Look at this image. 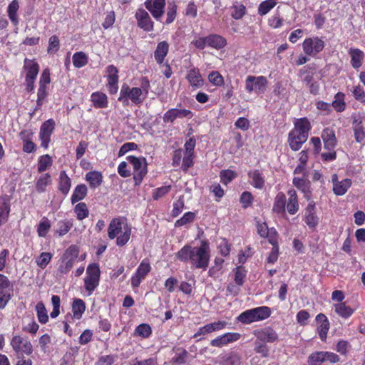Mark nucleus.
I'll use <instances>...</instances> for the list:
<instances>
[{"label":"nucleus","mask_w":365,"mask_h":365,"mask_svg":"<svg viewBox=\"0 0 365 365\" xmlns=\"http://www.w3.org/2000/svg\"><path fill=\"white\" fill-rule=\"evenodd\" d=\"M107 78V88L110 95L116 94L118 91L119 75L118 68L111 64L106 68Z\"/></svg>","instance_id":"nucleus-14"},{"label":"nucleus","mask_w":365,"mask_h":365,"mask_svg":"<svg viewBox=\"0 0 365 365\" xmlns=\"http://www.w3.org/2000/svg\"><path fill=\"white\" fill-rule=\"evenodd\" d=\"M352 128L355 140L357 143H363L365 140V130L363 120L361 118H354L352 122Z\"/></svg>","instance_id":"nucleus-34"},{"label":"nucleus","mask_w":365,"mask_h":365,"mask_svg":"<svg viewBox=\"0 0 365 365\" xmlns=\"http://www.w3.org/2000/svg\"><path fill=\"white\" fill-rule=\"evenodd\" d=\"M170 45L166 41H160L158 43L154 51V58L158 65L164 63L165 57L169 52Z\"/></svg>","instance_id":"nucleus-30"},{"label":"nucleus","mask_w":365,"mask_h":365,"mask_svg":"<svg viewBox=\"0 0 365 365\" xmlns=\"http://www.w3.org/2000/svg\"><path fill=\"white\" fill-rule=\"evenodd\" d=\"M237 177V173L230 169L222 170L220 173V182L227 185Z\"/></svg>","instance_id":"nucleus-59"},{"label":"nucleus","mask_w":365,"mask_h":365,"mask_svg":"<svg viewBox=\"0 0 365 365\" xmlns=\"http://www.w3.org/2000/svg\"><path fill=\"white\" fill-rule=\"evenodd\" d=\"M165 0H145L144 5L153 17L157 21L160 19L165 13Z\"/></svg>","instance_id":"nucleus-17"},{"label":"nucleus","mask_w":365,"mask_h":365,"mask_svg":"<svg viewBox=\"0 0 365 365\" xmlns=\"http://www.w3.org/2000/svg\"><path fill=\"white\" fill-rule=\"evenodd\" d=\"M348 53L350 56V63L352 68L356 71H359L364 61V52L358 48L351 47L349 49Z\"/></svg>","instance_id":"nucleus-24"},{"label":"nucleus","mask_w":365,"mask_h":365,"mask_svg":"<svg viewBox=\"0 0 365 365\" xmlns=\"http://www.w3.org/2000/svg\"><path fill=\"white\" fill-rule=\"evenodd\" d=\"M51 176L49 173H43L36 182V190L38 193L44 192L46 187L51 184Z\"/></svg>","instance_id":"nucleus-44"},{"label":"nucleus","mask_w":365,"mask_h":365,"mask_svg":"<svg viewBox=\"0 0 365 365\" xmlns=\"http://www.w3.org/2000/svg\"><path fill=\"white\" fill-rule=\"evenodd\" d=\"M126 160L132 165L134 184L140 185L148 173V164L144 157L128 155Z\"/></svg>","instance_id":"nucleus-6"},{"label":"nucleus","mask_w":365,"mask_h":365,"mask_svg":"<svg viewBox=\"0 0 365 365\" xmlns=\"http://www.w3.org/2000/svg\"><path fill=\"white\" fill-rule=\"evenodd\" d=\"M267 85V78L264 76H248L245 79V88L248 93L259 95L265 92Z\"/></svg>","instance_id":"nucleus-10"},{"label":"nucleus","mask_w":365,"mask_h":365,"mask_svg":"<svg viewBox=\"0 0 365 365\" xmlns=\"http://www.w3.org/2000/svg\"><path fill=\"white\" fill-rule=\"evenodd\" d=\"M253 334L257 340L263 343H274L278 341L279 335L277 331L271 327H266L255 329Z\"/></svg>","instance_id":"nucleus-16"},{"label":"nucleus","mask_w":365,"mask_h":365,"mask_svg":"<svg viewBox=\"0 0 365 365\" xmlns=\"http://www.w3.org/2000/svg\"><path fill=\"white\" fill-rule=\"evenodd\" d=\"M207 40L208 46L216 50L222 49L227 44L226 38L220 34H210L207 36Z\"/></svg>","instance_id":"nucleus-37"},{"label":"nucleus","mask_w":365,"mask_h":365,"mask_svg":"<svg viewBox=\"0 0 365 365\" xmlns=\"http://www.w3.org/2000/svg\"><path fill=\"white\" fill-rule=\"evenodd\" d=\"M137 26L144 31L150 32L154 30V22L151 19L148 12L143 8L137 9L135 14Z\"/></svg>","instance_id":"nucleus-15"},{"label":"nucleus","mask_w":365,"mask_h":365,"mask_svg":"<svg viewBox=\"0 0 365 365\" xmlns=\"http://www.w3.org/2000/svg\"><path fill=\"white\" fill-rule=\"evenodd\" d=\"M249 182L256 189L262 190L265 185V178L262 172L258 169L251 170L247 173Z\"/></svg>","instance_id":"nucleus-25"},{"label":"nucleus","mask_w":365,"mask_h":365,"mask_svg":"<svg viewBox=\"0 0 365 365\" xmlns=\"http://www.w3.org/2000/svg\"><path fill=\"white\" fill-rule=\"evenodd\" d=\"M152 334L151 327L146 323H142L137 326L134 330L133 335L140 336L143 339H147Z\"/></svg>","instance_id":"nucleus-51"},{"label":"nucleus","mask_w":365,"mask_h":365,"mask_svg":"<svg viewBox=\"0 0 365 365\" xmlns=\"http://www.w3.org/2000/svg\"><path fill=\"white\" fill-rule=\"evenodd\" d=\"M209 81L214 86H221L224 84V78L218 71H212L208 75Z\"/></svg>","instance_id":"nucleus-64"},{"label":"nucleus","mask_w":365,"mask_h":365,"mask_svg":"<svg viewBox=\"0 0 365 365\" xmlns=\"http://www.w3.org/2000/svg\"><path fill=\"white\" fill-rule=\"evenodd\" d=\"M47 96V87L39 86L37 91L36 106L33 111V113L31 114V115H32L34 113H36V111L41 108V106H43Z\"/></svg>","instance_id":"nucleus-52"},{"label":"nucleus","mask_w":365,"mask_h":365,"mask_svg":"<svg viewBox=\"0 0 365 365\" xmlns=\"http://www.w3.org/2000/svg\"><path fill=\"white\" fill-rule=\"evenodd\" d=\"M85 178L91 189L98 187L103 182V175L97 170L89 171Z\"/></svg>","instance_id":"nucleus-39"},{"label":"nucleus","mask_w":365,"mask_h":365,"mask_svg":"<svg viewBox=\"0 0 365 365\" xmlns=\"http://www.w3.org/2000/svg\"><path fill=\"white\" fill-rule=\"evenodd\" d=\"M269 243L272 245V248L267 258V262L269 264H274L277 261L279 254L278 239L274 240L273 237H271Z\"/></svg>","instance_id":"nucleus-47"},{"label":"nucleus","mask_w":365,"mask_h":365,"mask_svg":"<svg viewBox=\"0 0 365 365\" xmlns=\"http://www.w3.org/2000/svg\"><path fill=\"white\" fill-rule=\"evenodd\" d=\"M231 16L236 20L241 19L246 14V7L241 3L236 2L231 7Z\"/></svg>","instance_id":"nucleus-54"},{"label":"nucleus","mask_w":365,"mask_h":365,"mask_svg":"<svg viewBox=\"0 0 365 365\" xmlns=\"http://www.w3.org/2000/svg\"><path fill=\"white\" fill-rule=\"evenodd\" d=\"M293 185L304 194V197L308 201L311 200L312 192L309 180L301 178H294Z\"/></svg>","instance_id":"nucleus-28"},{"label":"nucleus","mask_w":365,"mask_h":365,"mask_svg":"<svg viewBox=\"0 0 365 365\" xmlns=\"http://www.w3.org/2000/svg\"><path fill=\"white\" fill-rule=\"evenodd\" d=\"M345 94L342 92H338L334 96V100L331 103V106L336 112L341 113L346 108V103L344 101Z\"/></svg>","instance_id":"nucleus-50"},{"label":"nucleus","mask_w":365,"mask_h":365,"mask_svg":"<svg viewBox=\"0 0 365 365\" xmlns=\"http://www.w3.org/2000/svg\"><path fill=\"white\" fill-rule=\"evenodd\" d=\"M340 361L339 355L334 352L320 351L312 353L307 359L309 365H322L323 363H338Z\"/></svg>","instance_id":"nucleus-11"},{"label":"nucleus","mask_w":365,"mask_h":365,"mask_svg":"<svg viewBox=\"0 0 365 365\" xmlns=\"http://www.w3.org/2000/svg\"><path fill=\"white\" fill-rule=\"evenodd\" d=\"M140 87H130L128 84L122 85L118 101L124 106L129 105V101L135 106L142 104L147 97L150 88V82L147 76L140 78Z\"/></svg>","instance_id":"nucleus-2"},{"label":"nucleus","mask_w":365,"mask_h":365,"mask_svg":"<svg viewBox=\"0 0 365 365\" xmlns=\"http://www.w3.org/2000/svg\"><path fill=\"white\" fill-rule=\"evenodd\" d=\"M88 193V188L85 184L78 185L73 190L71 197V203L73 205L83 200Z\"/></svg>","instance_id":"nucleus-42"},{"label":"nucleus","mask_w":365,"mask_h":365,"mask_svg":"<svg viewBox=\"0 0 365 365\" xmlns=\"http://www.w3.org/2000/svg\"><path fill=\"white\" fill-rule=\"evenodd\" d=\"M24 70L26 71L25 77L36 78L39 72V65L35 59L26 58L24 61Z\"/></svg>","instance_id":"nucleus-36"},{"label":"nucleus","mask_w":365,"mask_h":365,"mask_svg":"<svg viewBox=\"0 0 365 365\" xmlns=\"http://www.w3.org/2000/svg\"><path fill=\"white\" fill-rule=\"evenodd\" d=\"M38 320L41 324H46L48 321L47 311L43 302H38L36 306Z\"/></svg>","instance_id":"nucleus-60"},{"label":"nucleus","mask_w":365,"mask_h":365,"mask_svg":"<svg viewBox=\"0 0 365 365\" xmlns=\"http://www.w3.org/2000/svg\"><path fill=\"white\" fill-rule=\"evenodd\" d=\"M52 259V255L50 252H42L40 256L36 258V262L37 265L41 268L45 269Z\"/></svg>","instance_id":"nucleus-62"},{"label":"nucleus","mask_w":365,"mask_h":365,"mask_svg":"<svg viewBox=\"0 0 365 365\" xmlns=\"http://www.w3.org/2000/svg\"><path fill=\"white\" fill-rule=\"evenodd\" d=\"M124 217L113 218L108 227V237L110 240L116 238V245L119 247L125 245L130 239L131 226L126 222Z\"/></svg>","instance_id":"nucleus-4"},{"label":"nucleus","mask_w":365,"mask_h":365,"mask_svg":"<svg viewBox=\"0 0 365 365\" xmlns=\"http://www.w3.org/2000/svg\"><path fill=\"white\" fill-rule=\"evenodd\" d=\"M334 310L339 316L344 319L350 317L354 312V309L346 305L344 302L335 304Z\"/></svg>","instance_id":"nucleus-46"},{"label":"nucleus","mask_w":365,"mask_h":365,"mask_svg":"<svg viewBox=\"0 0 365 365\" xmlns=\"http://www.w3.org/2000/svg\"><path fill=\"white\" fill-rule=\"evenodd\" d=\"M235 273V282L238 286H242L247 275V270L242 265L237 266L233 270Z\"/></svg>","instance_id":"nucleus-57"},{"label":"nucleus","mask_w":365,"mask_h":365,"mask_svg":"<svg viewBox=\"0 0 365 365\" xmlns=\"http://www.w3.org/2000/svg\"><path fill=\"white\" fill-rule=\"evenodd\" d=\"M175 257L182 262H190L197 269L205 270L209 265L210 257L209 242L207 240H202L199 247L185 245L175 253Z\"/></svg>","instance_id":"nucleus-1"},{"label":"nucleus","mask_w":365,"mask_h":365,"mask_svg":"<svg viewBox=\"0 0 365 365\" xmlns=\"http://www.w3.org/2000/svg\"><path fill=\"white\" fill-rule=\"evenodd\" d=\"M73 226V220L72 219H64L63 220H60L57 223V229L56 230L55 233L59 237H63L71 230Z\"/></svg>","instance_id":"nucleus-43"},{"label":"nucleus","mask_w":365,"mask_h":365,"mask_svg":"<svg viewBox=\"0 0 365 365\" xmlns=\"http://www.w3.org/2000/svg\"><path fill=\"white\" fill-rule=\"evenodd\" d=\"M271 314V309L269 307L261 306L242 312L237 317V320L243 324H250L268 319Z\"/></svg>","instance_id":"nucleus-5"},{"label":"nucleus","mask_w":365,"mask_h":365,"mask_svg":"<svg viewBox=\"0 0 365 365\" xmlns=\"http://www.w3.org/2000/svg\"><path fill=\"white\" fill-rule=\"evenodd\" d=\"M311 129V123L307 117L295 119L294 128L289 131L287 140L292 150L297 151L302 148L307 140Z\"/></svg>","instance_id":"nucleus-3"},{"label":"nucleus","mask_w":365,"mask_h":365,"mask_svg":"<svg viewBox=\"0 0 365 365\" xmlns=\"http://www.w3.org/2000/svg\"><path fill=\"white\" fill-rule=\"evenodd\" d=\"M72 61L75 68H81L88 64V56L83 51H78L73 53Z\"/></svg>","instance_id":"nucleus-48"},{"label":"nucleus","mask_w":365,"mask_h":365,"mask_svg":"<svg viewBox=\"0 0 365 365\" xmlns=\"http://www.w3.org/2000/svg\"><path fill=\"white\" fill-rule=\"evenodd\" d=\"M257 233L261 237L267 238L270 242L271 237L277 240L279 237L277 230L274 228H269L266 222H257Z\"/></svg>","instance_id":"nucleus-33"},{"label":"nucleus","mask_w":365,"mask_h":365,"mask_svg":"<svg viewBox=\"0 0 365 365\" xmlns=\"http://www.w3.org/2000/svg\"><path fill=\"white\" fill-rule=\"evenodd\" d=\"M193 117V113L188 109L170 108L163 115L164 123H173L177 118H188Z\"/></svg>","instance_id":"nucleus-18"},{"label":"nucleus","mask_w":365,"mask_h":365,"mask_svg":"<svg viewBox=\"0 0 365 365\" xmlns=\"http://www.w3.org/2000/svg\"><path fill=\"white\" fill-rule=\"evenodd\" d=\"M10 346L12 348L16 357L24 355L30 356L33 353V345L28 336L21 334L14 335L10 341Z\"/></svg>","instance_id":"nucleus-8"},{"label":"nucleus","mask_w":365,"mask_h":365,"mask_svg":"<svg viewBox=\"0 0 365 365\" xmlns=\"http://www.w3.org/2000/svg\"><path fill=\"white\" fill-rule=\"evenodd\" d=\"M351 91L354 98L356 101L365 105V91L360 84L354 86Z\"/></svg>","instance_id":"nucleus-58"},{"label":"nucleus","mask_w":365,"mask_h":365,"mask_svg":"<svg viewBox=\"0 0 365 365\" xmlns=\"http://www.w3.org/2000/svg\"><path fill=\"white\" fill-rule=\"evenodd\" d=\"M289 196L286 203V208L288 213L291 215H295L299 209L298 196L297 192L294 189L287 191Z\"/></svg>","instance_id":"nucleus-31"},{"label":"nucleus","mask_w":365,"mask_h":365,"mask_svg":"<svg viewBox=\"0 0 365 365\" xmlns=\"http://www.w3.org/2000/svg\"><path fill=\"white\" fill-rule=\"evenodd\" d=\"M185 78L190 86L195 89L202 88L205 83V81L202 77L200 71L197 67H192L188 70L185 76Z\"/></svg>","instance_id":"nucleus-22"},{"label":"nucleus","mask_w":365,"mask_h":365,"mask_svg":"<svg viewBox=\"0 0 365 365\" xmlns=\"http://www.w3.org/2000/svg\"><path fill=\"white\" fill-rule=\"evenodd\" d=\"M316 322L317 323V333L319 339L322 341H326L327 333L329 330L330 324L327 316L322 313H319L316 316Z\"/></svg>","instance_id":"nucleus-23"},{"label":"nucleus","mask_w":365,"mask_h":365,"mask_svg":"<svg viewBox=\"0 0 365 365\" xmlns=\"http://www.w3.org/2000/svg\"><path fill=\"white\" fill-rule=\"evenodd\" d=\"M19 7L20 6L18 0H12L7 7L6 13L14 26H18L19 24V18L18 16Z\"/></svg>","instance_id":"nucleus-35"},{"label":"nucleus","mask_w":365,"mask_h":365,"mask_svg":"<svg viewBox=\"0 0 365 365\" xmlns=\"http://www.w3.org/2000/svg\"><path fill=\"white\" fill-rule=\"evenodd\" d=\"M51 222L46 217H43L37 226V233L41 237H45L51 229Z\"/></svg>","instance_id":"nucleus-56"},{"label":"nucleus","mask_w":365,"mask_h":365,"mask_svg":"<svg viewBox=\"0 0 365 365\" xmlns=\"http://www.w3.org/2000/svg\"><path fill=\"white\" fill-rule=\"evenodd\" d=\"M241 357L237 353H230L222 358L220 365H241Z\"/></svg>","instance_id":"nucleus-53"},{"label":"nucleus","mask_w":365,"mask_h":365,"mask_svg":"<svg viewBox=\"0 0 365 365\" xmlns=\"http://www.w3.org/2000/svg\"><path fill=\"white\" fill-rule=\"evenodd\" d=\"M287 197L284 192H279L274 197L272 206L273 212L277 215L284 216L286 214Z\"/></svg>","instance_id":"nucleus-29"},{"label":"nucleus","mask_w":365,"mask_h":365,"mask_svg":"<svg viewBox=\"0 0 365 365\" xmlns=\"http://www.w3.org/2000/svg\"><path fill=\"white\" fill-rule=\"evenodd\" d=\"M151 270L149 260L144 259L138 265L135 272L131 277L130 284L133 288H138L141 282L146 277Z\"/></svg>","instance_id":"nucleus-13"},{"label":"nucleus","mask_w":365,"mask_h":365,"mask_svg":"<svg viewBox=\"0 0 365 365\" xmlns=\"http://www.w3.org/2000/svg\"><path fill=\"white\" fill-rule=\"evenodd\" d=\"M91 101L96 108H106L108 106L107 96L101 91L93 92L91 96Z\"/></svg>","instance_id":"nucleus-38"},{"label":"nucleus","mask_w":365,"mask_h":365,"mask_svg":"<svg viewBox=\"0 0 365 365\" xmlns=\"http://www.w3.org/2000/svg\"><path fill=\"white\" fill-rule=\"evenodd\" d=\"M277 4V0H264L262 1L258 6L257 13L263 16L267 14Z\"/></svg>","instance_id":"nucleus-49"},{"label":"nucleus","mask_w":365,"mask_h":365,"mask_svg":"<svg viewBox=\"0 0 365 365\" xmlns=\"http://www.w3.org/2000/svg\"><path fill=\"white\" fill-rule=\"evenodd\" d=\"M254 200L252 194L249 191H244L240 197V202L244 209H247L252 206Z\"/></svg>","instance_id":"nucleus-61"},{"label":"nucleus","mask_w":365,"mask_h":365,"mask_svg":"<svg viewBox=\"0 0 365 365\" xmlns=\"http://www.w3.org/2000/svg\"><path fill=\"white\" fill-rule=\"evenodd\" d=\"M195 218V213L192 212H185L182 217L178 219L175 223V227H182L187 223L192 222Z\"/></svg>","instance_id":"nucleus-63"},{"label":"nucleus","mask_w":365,"mask_h":365,"mask_svg":"<svg viewBox=\"0 0 365 365\" xmlns=\"http://www.w3.org/2000/svg\"><path fill=\"white\" fill-rule=\"evenodd\" d=\"M72 319H81L86 311V303L81 299H74L71 304Z\"/></svg>","instance_id":"nucleus-40"},{"label":"nucleus","mask_w":365,"mask_h":365,"mask_svg":"<svg viewBox=\"0 0 365 365\" xmlns=\"http://www.w3.org/2000/svg\"><path fill=\"white\" fill-rule=\"evenodd\" d=\"M101 278V270L97 263L89 264L86 268L84 278V289L91 295L98 287Z\"/></svg>","instance_id":"nucleus-7"},{"label":"nucleus","mask_w":365,"mask_h":365,"mask_svg":"<svg viewBox=\"0 0 365 365\" xmlns=\"http://www.w3.org/2000/svg\"><path fill=\"white\" fill-rule=\"evenodd\" d=\"M53 165V159L48 154L41 155L38 158L37 170L39 173H43L49 169Z\"/></svg>","instance_id":"nucleus-45"},{"label":"nucleus","mask_w":365,"mask_h":365,"mask_svg":"<svg viewBox=\"0 0 365 365\" xmlns=\"http://www.w3.org/2000/svg\"><path fill=\"white\" fill-rule=\"evenodd\" d=\"M79 247L76 245H71L64 251L60 259L76 262L79 256Z\"/></svg>","instance_id":"nucleus-41"},{"label":"nucleus","mask_w":365,"mask_h":365,"mask_svg":"<svg viewBox=\"0 0 365 365\" xmlns=\"http://www.w3.org/2000/svg\"><path fill=\"white\" fill-rule=\"evenodd\" d=\"M74 212L78 220H83L88 217L89 210L85 202H78L74 207Z\"/></svg>","instance_id":"nucleus-55"},{"label":"nucleus","mask_w":365,"mask_h":365,"mask_svg":"<svg viewBox=\"0 0 365 365\" xmlns=\"http://www.w3.org/2000/svg\"><path fill=\"white\" fill-rule=\"evenodd\" d=\"M55 127L56 123L53 118L44 121L40 127L38 138L41 140V147L44 150H47L49 147Z\"/></svg>","instance_id":"nucleus-12"},{"label":"nucleus","mask_w":365,"mask_h":365,"mask_svg":"<svg viewBox=\"0 0 365 365\" xmlns=\"http://www.w3.org/2000/svg\"><path fill=\"white\" fill-rule=\"evenodd\" d=\"M325 47V42L323 37L317 36L307 37L302 43L304 53L309 56L316 57Z\"/></svg>","instance_id":"nucleus-9"},{"label":"nucleus","mask_w":365,"mask_h":365,"mask_svg":"<svg viewBox=\"0 0 365 365\" xmlns=\"http://www.w3.org/2000/svg\"><path fill=\"white\" fill-rule=\"evenodd\" d=\"M71 187V179L69 178L66 170H61L58 179V189L59 192L67 195Z\"/></svg>","instance_id":"nucleus-32"},{"label":"nucleus","mask_w":365,"mask_h":365,"mask_svg":"<svg viewBox=\"0 0 365 365\" xmlns=\"http://www.w3.org/2000/svg\"><path fill=\"white\" fill-rule=\"evenodd\" d=\"M11 196L4 194L0 196V227L9 220L11 212Z\"/></svg>","instance_id":"nucleus-21"},{"label":"nucleus","mask_w":365,"mask_h":365,"mask_svg":"<svg viewBox=\"0 0 365 365\" xmlns=\"http://www.w3.org/2000/svg\"><path fill=\"white\" fill-rule=\"evenodd\" d=\"M332 182H333V192L336 195H344L348 189L351 186V179L346 178L341 181L337 180V175L334 174L332 176Z\"/></svg>","instance_id":"nucleus-26"},{"label":"nucleus","mask_w":365,"mask_h":365,"mask_svg":"<svg viewBox=\"0 0 365 365\" xmlns=\"http://www.w3.org/2000/svg\"><path fill=\"white\" fill-rule=\"evenodd\" d=\"M322 138L324 147L328 150H332L336 146L337 140L334 130L331 128H326L322 130Z\"/></svg>","instance_id":"nucleus-27"},{"label":"nucleus","mask_w":365,"mask_h":365,"mask_svg":"<svg viewBox=\"0 0 365 365\" xmlns=\"http://www.w3.org/2000/svg\"><path fill=\"white\" fill-rule=\"evenodd\" d=\"M227 325V322L223 320H219L207 324L203 327H200L192 337L196 339L199 336H205L212 332L220 331L225 329Z\"/></svg>","instance_id":"nucleus-19"},{"label":"nucleus","mask_w":365,"mask_h":365,"mask_svg":"<svg viewBox=\"0 0 365 365\" xmlns=\"http://www.w3.org/2000/svg\"><path fill=\"white\" fill-rule=\"evenodd\" d=\"M303 220L311 229H314L318 225L319 217L316 214V206L314 201H310L306 207Z\"/></svg>","instance_id":"nucleus-20"}]
</instances>
